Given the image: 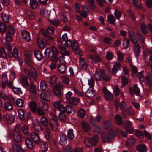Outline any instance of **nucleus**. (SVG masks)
Returning a JSON list of instances; mask_svg holds the SVG:
<instances>
[{"mask_svg":"<svg viewBox=\"0 0 152 152\" xmlns=\"http://www.w3.org/2000/svg\"><path fill=\"white\" fill-rule=\"evenodd\" d=\"M25 74L27 75L30 79L32 78L35 81H36L38 78V74L36 69L34 67H31L30 71L27 69L25 68L24 70Z\"/></svg>","mask_w":152,"mask_h":152,"instance_id":"f257e3e1","label":"nucleus"},{"mask_svg":"<svg viewBox=\"0 0 152 152\" xmlns=\"http://www.w3.org/2000/svg\"><path fill=\"white\" fill-rule=\"evenodd\" d=\"M98 136L97 135H95L91 138H86L84 141V143L87 147H90V145L93 146L96 145L98 143Z\"/></svg>","mask_w":152,"mask_h":152,"instance_id":"f03ea898","label":"nucleus"},{"mask_svg":"<svg viewBox=\"0 0 152 152\" xmlns=\"http://www.w3.org/2000/svg\"><path fill=\"white\" fill-rule=\"evenodd\" d=\"M115 132L113 130H111L109 133L105 132L103 133L102 135V140L104 142H110L113 140L115 137Z\"/></svg>","mask_w":152,"mask_h":152,"instance_id":"7ed1b4c3","label":"nucleus"},{"mask_svg":"<svg viewBox=\"0 0 152 152\" xmlns=\"http://www.w3.org/2000/svg\"><path fill=\"white\" fill-rule=\"evenodd\" d=\"M63 85L60 83L57 84L53 88V92L54 95L60 97L61 96V90L62 88Z\"/></svg>","mask_w":152,"mask_h":152,"instance_id":"20e7f679","label":"nucleus"},{"mask_svg":"<svg viewBox=\"0 0 152 152\" xmlns=\"http://www.w3.org/2000/svg\"><path fill=\"white\" fill-rule=\"evenodd\" d=\"M41 31L44 36H48V34L52 35L53 34L54 28L52 26L48 27L46 30H45L43 28H42L41 29Z\"/></svg>","mask_w":152,"mask_h":152,"instance_id":"39448f33","label":"nucleus"},{"mask_svg":"<svg viewBox=\"0 0 152 152\" xmlns=\"http://www.w3.org/2000/svg\"><path fill=\"white\" fill-rule=\"evenodd\" d=\"M89 58L91 60V63L93 64L97 62H100L102 59V58L101 56L97 54H96L94 56L90 55Z\"/></svg>","mask_w":152,"mask_h":152,"instance_id":"423d86ee","label":"nucleus"},{"mask_svg":"<svg viewBox=\"0 0 152 152\" xmlns=\"http://www.w3.org/2000/svg\"><path fill=\"white\" fill-rule=\"evenodd\" d=\"M60 64L58 67V71L61 74H64L66 69V63L64 60H60Z\"/></svg>","mask_w":152,"mask_h":152,"instance_id":"0eeeda50","label":"nucleus"},{"mask_svg":"<svg viewBox=\"0 0 152 152\" xmlns=\"http://www.w3.org/2000/svg\"><path fill=\"white\" fill-rule=\"evenodd\" d=\"M104 97L106 100H111L113 99V96L112 93L110 92L105 87L103 89Z\"/></svg>","mask_w":152,"mask_h":152,"instance_id":"6e6552de","label":"nucleus"},{"mask_svg":"<svg viewBox=\"0 0 152 152\" xmlns=\"http://www.w3.org/2000/svg\"><path fill=\"white\" fill-rule=\"evenodd\" d=\"M19 80L20 83L23 86H29V83L28 81V78L27 76L26 75L22 76L19 79Z\"/></svg>","mask_w":152,"mask_h":152,"instance_id":"1a4fd4ad","label":"nucleus"},{"mask_svg":"<svg viewBox=\"0 0 152 152\" xmlns=\"http://www.w3.org/2000/svg\"><path fill=\"white\" fill-rule=\"evenodd\" d=\"M31 139L34 142L36 143H39L40 141L39 136L38 134L35 132H32L30 134Z\"/></svg>","mask_w":152,"mask_h":152,"instance_id":"9d476101","label":"nucleus"},{"mask_svg":"<svg viewBox=\"0 0 152 152\" xmlns=\"http://www.w3.org/2000/svg\"><path fill=\"white\" fill-rule=\"evenodd\" d=\"M50 126L54 131H56L58 128V120L56 119H52L50 120Z\"/></svg>","mask_w":152,"mask_h":152,"instance_id":"9b49d317","label":"nucleus"},{"mask_svg":"<svg viewBox=\"0 0 152 152\" xmlns=\"http://www.w3.org/2000/svg\"><path fill=\"white\" fill-rule=\"evenodd\" d=\"M22 38L27 42H29L31 40L30 33L26 31H23L21 33Z\"/></svg>","mask_w":152,"mask_h":152,"instance_id":"f8f14e48","label":"nucleus"},{"mask_svg":"<svg viewBox=\"0 0 152 152\" xmlns=\"http://www.w3.org/2000/svg\"><path fill=\"white\" fill-rule=\"evenodd\" d=\"M79 66L80 68L84 70H86L87 68V64L85 60L83 58L79 59Z\"/></svg>","mask_w":152,"mask_h":152,"instance_id":"ddd939ff","label":"nucleus"},{"mask_svg":"<svg viewBox=\"0 0 152 152\" xmlns=\"http://www.w3.org/2000/svg\"><path fill=\"white\" fill-rule=\"evenodd\" d=\"M120 107L122 111L125 112L126 110H130L132 106L131 105L127 106L126 104L124 101H122L120 104Z\"/></svg>","mask_w":152,"mask_h":152,"instance_id":"4468645a","label":"nucleus"},{"mask_svg":"<svg viewBox=\"0 0 152 152\" xmlns=\"http://www.w3.org/2000/svg\"><path fill=\"white\" fill-rule=\"evenodd\" d=\"M81 126L82 129L86 132L89 131L91 129L89 124L87 122L83 121L81 122Z\"/></svg>","mask_w":152,"mask_h":152,"instance_id":"2eb2a0df","label":"nucleus"},{"mask_svg":"<svg viewBox=\"0 0 152 152\" xmlns=\"http://www.w3.org/2000/svg\"><path fill=\"white\" fill-rule=\"evenodd\" d=\"M34 56L36 59L39 61L41 60L43 57V55L42 53L40 51L35 50L34 51Z\"/></svg>","mask_w":152,"mask_h":152,"instance_id":"dca6fc26","label":"nucleus"},{"mask_svg":"<svg viewBox=\"0 0 152 152\" xmlns=\"http://www.w3.org/2000/svg\"><path fill=\"white\" fill-rule=\"evenodd\" d=\"M136 149L139 152H146L147 150L146 146L142 144L137 145L136 147Z\"/></svg>","mask_w":152,"mask_h":152,"instance_id":"f3484780","label":"nucleus"},{"mask_svg":"<svg viewBox=\"0 0 152 152\" xmlns=\"http://www.w3.org/2000/svg\"><path fill=\"white\" fill-rule=\"evenodd\" d=\"M5 117L7 123L9 124H12L14 121V116L10 113L6 114Z\"/></svg>","mask_w":152,"mask_h":152,"instance_id":"a211bd4d","label":"nucleus"},{"mask_svg":"<svg viewBox=\"0 0 152 152\" xmlns=\"http://www.w3.org/2000/svg\"><path fill=\"white\" fill-rule=\"evenodd\" d=\"M13 137L14 141L17 142H19L21 141L22 137L19 132H13Z\"/></svg>","mask_w":152,"mask_h":152,"instance_id":"6ab92c4d","label":"nucleus"},{"mask_svg":"<svg viewBox=\"0 0 152 152\" xmlns=\"http://www.w3.org/2000/svg\"><path fill=\"white\" fill-rule=\"evenodd\" d=\"M37 43L38 47L41 49H43L45 47V45L42 39L39 37H38L37 39Z\"/></svg>","mask_w":152,"mask_h":152,"instance_id":"aec40b11","label":"nucleus"},{"mask_svg":"<svg viewBox=\"0 0 152 152\" xmlns=\"http://www.w3.org/2000/svg\"><path fill=\"white\" fill-rule=\"evenodd\" d=\"M67 102L69 104H72L73 105H76L80 102V100L78 98L75 97H72L69 100H66Z\"/></svg>","mask_w":152,"mask_h":152,"instance_id":"412c9836","label":"nucleus"},{"mask_svg":"<svg viewBox=\"0 0 152 152\" xmlns=\"http://www.w3.org/2000/svg\"><path fill=\"white\" fill-rule=\"evenodd\" d=\"M124 126L127 131L131 133L132 132L133 129L131 127V124L130 122L128 121H125Z\"/></svg>","mask_w":152,"mask_h":152,"instance_id":"4be33fe9","label":"nucleus"},{"mask_svg":"<svg viewBox=\"0 0 152 152\" xmlns=\"http://www.w3.org/2000/svg\"><path fill=\"white\" fill-rule=\"evenodd\" d=\"M85 94L86 96L91 98L95 94V91L92 89H90L89 88L86 92Z\"/></svg>","mask_w":152,"mask_h":152,"instance_id":"5701e85b","label":"nucleus"},{"mask_svg":"<svg viewBox=\"0 0 152 152\" xmlns=\"http://www.w3.org/2000/svg\"><path fill=\"white\" fill-rule=\"evenodd\" d=\"M73 110L72 107L70 105H67L64 107H63L61 111L63 112H66L69 114L72 113Z\"/></svg>","mask_w":152,"mask_h":152,"instance_id":"b1692460","label":"nucleus"},{"mask_svg":"<svg viewBox=\"0 0 152 152\" xmlns=\"http://www.w3.org/2000/svg\"><path fill=\"white\" fill-rule=\"evenodd\" d=\"M104 72L103 70H101L100 72L99 69H97L95 72L94 76L96 80H99L101 78V75L102 74V73Z\"/></svg>","mask_w":152,"mask_h":152,"instance_id":"393cba45","label":"nucleus"},{"mask_svg":"<svg viewBox=\"0 0 152 152\" xmlns=\"http://www.w3.org/2000/svg\"><path fill=\"white\" fill-rule=\"evenodd\" d=\"M121 66V65L120 63H115L112 69L113 72L114 74H115L118 70L120 69Z\"/></svg>","mask_w":152,"mask_h":152,"instance_id":"a878e982","label":"nucleus"},{"mask_svg":"<svg viewBox=\"0 0 152 152\" xmlns=\"http://www.w3.org/2000/svg\"><path fill=\"white\" fill-rule=\"evenodd\" d=\"M18 117L21 120H23L25 118V112L22 109H19L18 110Z\"/></svg>","mask_w":152,"mask_h":152,"instance_id":"bb28decb","label":"nucleus"},{"mask_svg":"<svg viewBox=\"0 0 152 152\" xmlns=\"http://www.w3.org/2000/svg\"><path fill=\"white\" fill-rule=\"evenodd\" d=\"M25 143L26 146L29 149H31L33 148V142L29 138H26V139Z\"/></svg>","mask_w":152,"mask_h":152,"instance_id":"cd10ccee","label":"nucleus"},{"mask_svg":"<svg viewBox=\"0 0 152 152\" xmlns=\"http://www.w3.org/2000/svg\"><path fill=\"white\" fill-rule=\"evenodd\" d=\"M4 108L7 110L10 111L13 109V106L9 102H6L4 104Z\"/></svg>","mask_w":152,"mask_h":152,"instance_id":"c85d7f7f","label":"nucleus"},{"mask_svg":"<svg viewBox=\"0 0 152 152\" xmlns=\"http://www.w3.org/2000/svg\"><path fill=\"white\" fill-rule=\"evenodd\" d=\"M40 12L42 15L47 18H48L50 16V12L49 10L42 9L41 10Z\"/></svg>","mask_w":152,"mask_h":152,"instance_id":"c756f323","label":"nucleus"},{"mask_svg":"<svg viewBox=\"0 0 152 152\" xmlns=\"http://www.w3.org/2000/svg\"><path fill=\"white\" fill-rule=\"evenodd\" d=\"M29 5L32 9H35L37 7L38 2L37 0H30Z\"/></svg>","mask_w":152,"mask_h":152,"instance_id":"7c9ffc66","label":"nucleus"},{"mask_svg":"<svg viewBox=\"0 0 152 152\" xmlns=\"http://www.w3.org/2000/svg\"><path fill=\"white\" fill-rule=\"evenodd\" d=\"M135 139L133 137L131 138L128 139L126 143V146L129 147L132 146L133 144L135 142Z\"/></svg>","mask_w":152,"mask_h":152,"instance_id":"2f4dec72","label":"nucleus"},{"mask_svg":"<svg viewBox=\"0 0 152 152\" xmlns=\"http://www.w3.org/2000/svg\"><path fill=\"white\" fill-rule=\"evenodd\" d=\"M133 51L137 56H138L140 52V46L139 45H134L133 47Z\"/></svg>","mask_w":152,"mask_h":152,"instance_id":"473e14b6","label":"nucleus"},{"mask_svg":"<svg viewBox=\"0 0 152 152\" xmlns=\"http://www.w3.org/2000/svg\"><path fill=\"white\" fill-rule=\"evenodd\" d=\"M48 147L47 143L45 142H42L41 143V148L42 152H45L47 151Z\"/></svg>","mask_w":152,"mask_h":152,"instance_id":"72a5a7b5","label":"nucleus"},{"mask_svg":"<svg viewBox=\"0 0 152 152\" xmlns=\"http://www.w3.org/2000/svg\"><path fill=\"white\" fill-rule=\"evenodd\" d=\"M12 150L14 152H20L21 146L19 144H13L12 145Z\"/></svg>","mask_w":152,"mask_h":152,"instance_id":"f704fd0d","label":"nucleus"},{"mask_svg":"<svg viewBox=\"0 0 152 152\" xmlns=\"http://www.w3.org/2000/svg\"><path fill=\"white\" fill-rule=\"evenodd\" d=\"M29 105L31 110L34 113L36 112L37 106L35 102H31L29 103Z\"/></svg>","mask_w":152,"mask_h":152,"instance_id":"c9c22d12","label":"nucleus"},{"mask_svg":"<svg viewBox=\"0 0 152 152\" xmlns=\"http://www.w3.org/2000/svg\"><path fill=\"white\" fill-rule=\"evenodd\" d=\"M61 100L56 102L54 103V105L56 107L61 111L63 107L61 105Z\"/></svg>","mask_w":152,"mask_h":152,"instance_id":"e433bc0d","label":"nucleus"},{"mask_svg":"<svg viewBox=\"0 0 152 152\" xmlns=\"http://www.w3.org/2000/svg\"><path fill=\"white\" fill-rule=\"evenodd\" d=\"M60 144L61 145H64L66 143V138L65 135L61 134L59 141Z\"/></svg>","mask_w":152,"mask_h":152,"instance_id":"4c0bfd02","label":"nucleus"},{"mask_svg":"<svg viewBox=\"0 0 152 152\" xmlns=\"http://www.w3.org/2000/svg\"><path fill=\"white\" fill-rule=\"evenodd\" d=\"M56 77L55 76H53L50 78L48 82L50 86H53L56 83Z\"/></svg>","mask_w":152,"mask_h":152,"instance_id":"58836bf2","label":"nucleus"},{"mask_svg":"<svg viewBox=\"0 0 152 152\" xmlns=\"http://www.w3.org/2000/svg\"><path fill=\"white\" fill-rule=\"evenodd\" d=\"M39 105L40 107L45 111H47L49 108L48 104L45 102H41Z\"/></svg>","mask_w":152,"mask_h":152,"instance_id":"ea45409f","label":"nucleus"},{"mask_svg":"<svg viewBox=\"0 0 152 152\" xmlns=\"http://www.w3.org/2000/svg\"><path fill=\"white\" fill-rule=\"evenodd\" d=\"M1 17L3 21L6 23H8L9 20V16L5 13L3 12L1 14Z\"/></svg>","mask_w":152,"mask_h":152,"instance_id":"a19ab883","label":"nucleus"},{"mask_svg":"<svg viewBox=\"0 0 152 152\" xmlns=\"http://www.w3.org/2000/svg\"><path fill=\"white\" fill-rule=\"evenodd\" d=\"M15 103L16 105L19 107H22L24 106V101L20 98L17 99Z\"/></svg>","mask_w":152,"mask_h":152,"instance_id":"79ce46f5","label":"nucleus"},{"mask_svg":"<svg viewBox=\"0 0 152 152\" xmlns=\"http://www.w3.org/2000/svg\"><path fill=\"white\" fill-rule=\"evenodd\" d=\"M86 115V112L85 110L81 109L78 110L77 113V116L80 118H83Z\"/></svg>","mask_w":152,"mask_h":152,"instance_id":"37998d69","label":"nucleus"},{"mask_svg":"<svg viewBox=\"0 0 152 152\" xmlns=\"http://www.w3.org/2000/svg\"><path fill=\"white\" fill-rule=\"evenodd\" d=\"M107 19L110 23L113 24H115L116 19L113 15H109L107 16Z\"/></svg>","mask_w":152,"mask_h":152,"instance_id":"c03bdc74","label":"nucleus"},{"mask_svg":"<svg viewBox=\"0 0 152 152\" xmlns=\"http://www.w3.org/2000/svg\"><path fill=\"white\" fill-rule=\"evenodd\" d=\"M7 29L6 25L4 23H0V32L4 33L5 32Z\"/></svg>","mask_w":152,"mask_h":152,"instance_id":"a18cd8bd","label":"nucleus"},{"mask_svg":"<svg viewBox=\"0 0 152 152\" xmlns=\"http://www.w3.org/2000/svg\"><path fill=\"white\" fill-rule=\"evenodd\" d=\"M68 137L70 139H72L74 137V135L72 129H70L67 132V134Z\"/></svg>","mask_w":152,"mask_h":152,"instance_id":"49530a36","label":"nucleus"},{"mask_svg":"<svg viewBox=\"0 0 152 152\" xmlns=\"http://www.w3.org/2000/svg\"><path fill=\"white\" fill-rule=\"evenodd\" d=\"M40 97L41 98L45 100L46 101H49L50 99V97L46 93H42L40 94Z\"/></svg>","mask_w":152,"mask_h":152,"instance_id":"de8ad7c7","label":"nucleus"},{"mask_svg":"<svg viewBox=\"0 0 152 152\" xmlns=\"http://www.w3.org/2000/svg\"><path fill=\"white\" fill-rule=\"evenodd\" d=\"M143 81L147 85L151 86L152 85V81L149 76H147L144 79Z\"/></svg>","mask_w":152,"mask_h":152,"instance_id":"09e8293b","label":"nucleus"},{"mask_svg":"<svg viewBox=\"0 0 152 152\" xmlns=\"http://www.w3.org/2000/svg\"><path fill=\"white\" fill-rule=\"evenodd\" d=\"M141 28L142 32L144 34H147L148 33L147 26L145 24L142 23L141 26Z\"/></svg>","mask_w":152,"mask_h":152,"instance_id":"8fccbe9b","label":"nucleus"},{"mask_svg":"<svg viewBox=\"0 0 152 152\" xmlns=\"http://www.w3.org/2000/svg\"><path fill=\"white\" fill-rule=\"evenodd\" d=\"M116 123L118 124H121L122 123V120L121 117L119 115H117L115 118Z\"/></svg>","mask_w":152,"mask_h":152,"instance_id":"3c124183","label":"nucleus"},{"mask_svg":"<svg viewBox=\"0 0 152 152\" xmlns=\"http://www.w3.org/2000/svg\"><path fill=\"white\" fill-rule=\"evenodd\" d=\"M59 117L60 120L62 122L65 121L66 119V117L64 112H61L59 114Z\"/></svg>","mask_w":152,"mask_h":152,"instance_id":"603ef678","label":"nucleus"},{"mask_svg":"<svg viewBox=\"0 0 152 152\" xmlns=\"http://www.w3.org/2000/svg\"><path fill=\"white\" fill-rule=\"evenodd\" d=\"M61 79L62 82L65 84L68 85L70 82L69 79L65 75H62L61 77Z\"/></svg>","mask_w":152,"mask_h":152,"instance_id":"864d4df0","label":"nucleus"},{"mask_svg":"<svg viewBox=\"0 0 152 152\" xmlns=\"http://www.w3.org/2000/svg\"><path fill=\"white\" fill-rule=\"evenodd\" d=\"M15 32V28L12 26H10L8 27L7 33L12 35L14 34Z\"/></svg>","mask_w":152,"mask_h":152,"instance_id":"5fc2aeb1","label":"nucleus"},{"mask_svg":"<svg viewBox=\"0 0 152 152\" xmlns=\"http://www.w3.org/2000/svg\"><path fill=\"white\" fill-rule=\"evenodd\" d=\"M40 122L44 126H46L48 124V120L45 117H42L40 119Z\"/></svg>","mask_w":152,"mask_h":152,"instance_id":"6e6d98bb","label":"nucleus"},{"mask_svg":"<svg viewBox=\"0 0 152 152\" xmlns=\"http://www.w3.org/2000/svg\"><path fill=\"white\" fill-rule=\"evenodd\" d=\"M137 34L138 37V39L141 42L142 45H143L145 43V39L143 37L141 33H137Z\"/></svg>","mask_w":152,"mask_h":152,"instance_id":"4d7b16f0","label":"nucleus"},{"mask_svg":"<svg viewBox=\"0 0 152 152\" xmlns=\"http://www.w3.org/2000/svg\"><path fill=\"white\" fill-rule=\"evenodd\" d=\"M26 14L29 16L31 19H34L35 18V15L32 12L28 10H26Z\"/></svg>","mask_w":152,"mask_h":152,"instance_id":"13d9d810","label":"nucleus"},{"mask_svg":"<svg viewBox=\"0 0 152 152\" xmlns=\"http://www.w3.org/2000/svg\"><path fill=\"white\" fill-rule=\"evenodd\" d=\"M12 89L14 93L16 94L20 95L22 94V92L20 88L14 87L12 88Z\"/></svg>","mask_w":152,"mask_h":152,"instance_id":"bf43d9fd","label":"nucleus"},{"mask_svg":"<svg viewBox=\"0 0 152 152\" xmlns=\"http://www.w3.org/2000/svg\"><path fill=\"white\" fill-rule=\"evenodd\" d=\"M114 15L117 19H119L121 16L122 13L121 11L115 9L114 12Z\"/></svg>","mask_w":152,"mask_h":152,"instance_id":"052dcab7","label":"nucleus"},{"mask_svg":"<svg viewBox=\"0 0 152 152\" xmlns=\"http://www.w3.org/2000/svg\"><path fill=\"white\" fill-rule=\"evenodd\" d=\"M87 2L89 4V7L91 9H94L96 8V6L94 5L95 2L94 0H87Z\"/></svg>","mask_w":152,"mask_h":152,"instance_id":"680f3d73","label":"nucleus"},{"mask_svg":"<svg viewBox=\"0 0 152 152\" xmlns=\"http://www.w3.org/2000/svg\"><path fill=\"white\" fill-rule=\"evenodd\" d=\"M47 87V84L44 81L42 80L41 81L40 84V88L41 90L44 91L46 89Z\"/></svg>","mask_w":152,"mask_h":152,"instance_id":"e2e57ef3","label":"nucleus"},{"mask_svg":"<svg viewBox=\"0 0 152 152\" xmlns=\"http://www.w3.org/2000/svg\"><path fill=\"white\" fill-rule=\"evenodd\" d=\"M133 91L137 96H139L140 95V92L139 88L137 85H135L133 87Z\"/></svg>","mask_w":152,"mask_h":152,"instance_id":"0e129e2a","label":"nucleus"},{"mask_svg":"<svg viewBox=\"0 0 152 152\" xmlns=\"http://www.w3.org/2000/svg\"><path fill=\"white\" fill-rule=\"evenodd\" d=\"M72 48L74 50H76L78 47V44L77 41H74L71 45Z\"/></svg>","mask_w":152,"mask_h":152,"instance_id":"69168bd1","label":"nucleus"},{"mask_svg":"<svg viewBox=\"0 0 152 152\" xmlns=\"http://www.w3.org/2000/svg\"><path fill=\"white\" fill-rule=\"evenodd\" d=\"M22 131L25 135H27L28 133V128L26 125H24L22 127Z\"/></svg>","mask_w":152,"mask_h":152,"instance_id":"338daca9","label":"nucleus"},{"mask_svg":"<svg viewBox=\"0 0 152 152\" xmlns=\"http://www.w3.org/2000/svg\"><path fill=\"white\" fill-rule=\"evenodd\" d=\"M33 126L34 129L37 131H40L43 129L41 125L40 124H34Z\"/></svg>","mask_w":152,"mask_h":152,"instance_id":"774afa93","label":"nucleus"}]
</instances>
